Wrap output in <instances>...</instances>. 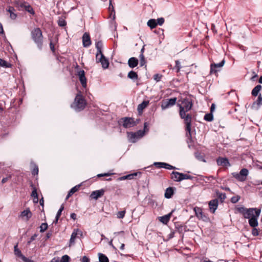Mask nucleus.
Instances as JSON below:
<instances>
[{
    "label": "nucleus",
    "mask_w": 262,
    "mask_h": 262,
    "mask_svg": "<svg viewBox=\"0 0 262 262\" xmlns=\"http://www.w3.org/2000/svg\"><path fill=\"white\" fill-rule=\"evenodd\" d=\"M261 89V86L260 85H256L252 91V95L254 97L257 96Z\"/></svg>",
    "instance_id": "27"
},
{
    "label": "nucleus",
    "mask_w": 262,
    "mask_h": 262,
    "mask_svg": "<svg viewBox=\"0 0 262 262\" xmlns=\"http://www.w3.org/2000/svg\"><path fill=\"white\" fill-rule=\"evenodd\" d=\"M40 231L41 232H44L48 228V224L47 223H42V224H41V226H40Z\"/></svg>",
    "instance_id": "41"
},
{
    "label": "nucleus",
    "mask_w": 262,
    "mask_h": 262,
    "mask_svg": "<svg viewBox=\"0 0 262 262\" xmlns=\"http://www.w3.org/2000/svg\"><path fill=\"white\" fill-rule=\"evenodd\" d=\"M147 25L151 29H154L157 26V20L155 19H150L148 21Z\"/></svg>",
    "instance_id": "26"
},
{
    "label": "nucleus",
    "mask_w": 262,
    "mask_h": 262,
    "mask_svg": "<svg viewBox=\"0 0 262 262\" xmlns=\"http://www.w3.org/2000/svg\"><path fill=\"white\" fill-rule=\"evenodd\" d=\"M50 262H59V260L58 258H54Z\"/></svg>",
    "instance_id": "64"
},
{
    "label": "nucleus",
    "mask_w": 262,
    "mask_h": 262,
    "mask_svg": "<svg viewBox=\"0 0 262 262\" xmlns=\"http://www.w3.org/2000/svg\"><path fill=\"white\" fill-rule=\"evenodd\" d=\"M96 48L97 50L96 55V58L98 59V57L99 56L100 54H103L102 52V49L103 48V43L102 41L100 40L96 43Z\"/></svg>",
    "instance_id": "17"
},
{
    "label": "nucleus",
    "mask_w": 262,
    "mask_h": 262,
    "mask_svg": "<svg viewBox=\"0 0 262 262\" xmlns=\"http://www.w3.org/2000/svg\"><path fill=\"white\" fill-rule=\"evenodd\" d=\"M139 61L136 57H131L128 60V66L130 68H134L138 64Z\"/></svg>",
    "instance_id": "18"
},
{
    "label": "nucleus",
    "mask_w": 262,
    "mask_h": 262,
    "mask_svg": "<svg viewBox=\"0 0 262 262\" xmlns=\"http://www.w3.org/2000/svg\"><path fill=\"white\" fill-rule=\"evenodd\" d=\"M258 218H250L249 219V224L252 227H256L258 226Z\"/></svg>",
    "instance_id": "25"
},
{
    "label": "nucleus",
    "mask_w": 262,
    "mask_h": 262,
    "mask_svg": "<svg viewBox=\"0 0 262 262\" xmlns=\"http://www.w3.org/2000/svg\"><path fill=\"white\" fill-rule=\"evenodd\" d=\"M177 99H169L168 101H162L161 102V107L162 110L167 108L173 105L176 103Z\"/></svg>",
    "instance_id": "12"
},
{
    "label": "nucleus",
    "mask_w": 262,
    "mask_h": 262,
    "mask_svg": "<svg viewBox=\"0 0 262 262\" xmlns=\"http://www.w3.org/2000/svg\"><path fill=\"white\" fill-rule=\"evenodd\" d=\"M209 209L212 213H214L218 206V200L214 199L210 201L209 203Z\"/></svg>",
    "instance_id": "16"
},
{
    "label": "nucleus",
    "mask_w": 262,
    "mask_h": 262,
    "mask_svg": "<svg viewBox=\"0 0 262 262\" xmlns=\"http://www.w3.org/2000/svg\"><path fill=\"white\" fill-rule=\"evenodd\" d=\"M77 235V233L75 231H74L72 233L70 240L69 246H71V245L72 244H73L75 243V239L76 238Z\"/></svg>",
    "instance_id": "33"
},
{
    "label": "nucleus",
    "mask_w": 262,
    "mask_h": 262,
    "mask_svg": "<svg viewBox=\"0 0 262 262\" xmlns=\"http://www.w3.org/2000/svg\"><path fill=\"white\" fill-rule=\"evenodd\" d=\"M180 177H181V179H180V180H181V181H182L183 180H185V179H191L192 178V177L190 175H188L187 174H184L182 173H181Z\"/></svg>",
    "instance_id": "40"
},
{
    "label": "nucleus",
    "mask_w": 262,
    "mask_h": 262,
    "mask_svg": "<svg viewBox=\"0 0 262 262\" xmlns=\"http://www.w3.org/2000/svg\"><path fill=\"white\" fill-rule=\"evenodd\" d=\"M262 105V99H257L256 101L253 102L252 107L255 109H258Z\"/></svg>",
    "instance_id": "28"
},
{
    "label": "nucleus",
    "mask_w": 262,
    "mask_h": 262,
    "mask_svg": "<svg viewBox=\"0 0 262 262\" xmlns=\"http://www.w3.org/2000/svg\"><path fill=\"white\" fill-rule=\"evenodd\" d=\"M173 194V190L172 187H168L166 189L164 196L166 198H170Z\"/></svg>",
    "instance_id": "23"
},
{
    "label": "nucleus",
    "mask_w": 262,
    "mask_h": 262,
    "mask_svg": "<svg viewBox=\"0 0 262 262\" xmlns=\"http://www.w3.org/2000/svg\"><path fill=\"white\" fill-rule=\"evenodd\" d=\"M215 105L214 103H212L210 108V113L212 114V112L214 111Z\"/></svg>",
    "instance_id": "62"
},
{
    "label": "nucleus",
    "mask_w": 262,
    "mask_h": 262,
    "mask_svg": "<svg viewBox=\"0 0 262 262\" xmlns=\"http://www.w3.org/2000/svg\"><path fill=\"white\" fill-rule=\"evenodd\" d=\"M148 104V101H144L142 103L140 104L138 106V111L139 113H141L143 110L147 106Z\"/></svg>",
    "instance_id": "20"
},
{
    "label": "nucleus",
    "mask_w": 262,
    "mask_h": 262,
    "mask_svg": "<svg viewBox=\"0 0 262 262\" xmlns=\"http://www.w3.org/2000/svg\"><path fill=\"white\" fill-rule=\"evenodd\" d=\"M115 236L113 238V239L115 242V244L117 246L120 245V249L124 250L125 245L123 242L125 241V236L124 234V231H121L118 232L114 233Z\"/></svg>",
    "instance_id": "3"
},
{
    "label": "nucleus",
    "mask_w": 262,
    "mask_h": 262,
    "mask_svg": "<svg viewBox=\"0 0 262 262\" xmlns=\"http://www.w3.org/2000/svg\"><path fill=\"white\" fill-rule=\"evenodd\" d=\"M225 63V60H223L221 62H220L219 63H212V68H220L222 67Z\"/></svg>",
    "instance_id": "37"
},
{
    "label": "nucleus",
    "mask_w": 262,
    "mask_h": 262,
    "mask_svg": "<svg viewBox=\"0 0 262 262\" xmlns=\"http://www.w3.org/2000/svg\"><path fill=\"white\" fill-rule=\"evenodd\" d=\"M0 66L4 68H10L11 67V64L9 63L5 60L0 58Z\"/></svg>",
    "instance_id": "32"
},
{
    "label": "nucleus",
    "mask_w": 262,
    "mask_h": 262,
    "mask_svg": "<svg viewBox=\"0 0 262 262\" xmlns=\"http://www.w3.org/2000/svg\"><path fill=\"white\" fill-rule=\"evenodd\" d=\"M219 197L221 200H224L226 198V194L225 193H221L220 194Z\"/></svg>",
    "instance_id": "59"
},
{
    "label": "nucleus",
    "mask_w": 262,
    "mask_h": 262,
    "mask_svg": "<svg viewBox=\"0 0 262 262\" xmlns=\"http://www.w3.org/2000/svg\"><path fill=\"white\" fill-rule=\"evenodd\" d=\"M78 188H79V186H75L74 187H73L70 191H69V193L72 195L74 193H75V192H76L78 190Z\"/></svg>",
    "instance_id": "49"
},
{
    "label": "nucleus",
    "mask_w": 262,
    "mask_h": 262,
    "mask_svg": "<svg viewBox=\"0 0 262 262\" xmlns=\"http://www.w3.org/2000/svg\"><path fill=\"white\" fill-rule=\"evenodd\" d=\"M236 210L239 213H242L244 217H246V209L244 207H238Z\"/></svg>",
    "instance_id": "39"
},
{
    "label": "nucleus",
    "mask_w": 262,
    "mask_h": 262,
    "mask_svg": "<svg viewBox=\"0 0 262 262\" xmlns=\"http://www.w3.org/2000/svg\"><path fill=\"white\" fill-rule=\"evenodd\" d=\"M31 38L36 44L39 50H41L43 45V36L41 30L39 28H34L31 33Z\"/></svg>",
    "instance_id": "2"
},
{
    "label": "nucleus",
    "mask_w": 262,
    "mask_h": 262,
    "mask_svg": "<svg viewBox=\"0 0 262 262\" xmlns=\"http://www.w3.org/2000/svg\"><path fill=\"white\" fill-rule=\"evenodd\" d=\"M31 196L36 199V201L34 200V203H37L38 201V195L36 189L35 187L33 188V190L32 192Z\"/></svg>",
    "instance_id": "35"
},
{
    "label": "nucleus",
    "mask_w": 262,
    "mask_h": 262,
    "mask_svg": "<svg viewBox=\"0 0 262 262\" xmlns=\"http://www.w3.org/2000/svg\"><path fill=\"white\" fill-rule=\"evenodd\" d=\"M253 229L252 230V234L253 236H257L258 235L259 231L255 227H253Z\"/></svg>",
    "instance_id": "52"
},
{
    "label": "nucleus",
    "mask_w": 262,
    "mask_h": 262,
    "mask_svg": "<svg viewBox=\"0 0 262 262\" xmlns=\"http://www.w3.org/2000/svg\"><path fill=\"white\" fill-rule=\"evenodd\" d=\"M171 213L172 212H170V213L167 215L160 217V221L163 223V224H166L169 221Z\"/></svg>",
    "instance_id": "22"
},
{
    "label": "nucleus",
    "mask_w": 262,
    "mask_h": 262,
    "mask_svg": "<svg viewBox=\"0 0 262 262\" xmlns=\"http://www.w3.org/2000/svg\"><path fill=\"white\" fill-rule=\"evenodd\" d=\"M121 123H122V126L125 128L131 127L136 125L134 119L132 118L125 117L121 118L119 120V123L121 124Z\"/></svg>",
    "instance_id": "5"
},
{
    "label": "nucleus",
    "mask_w": 262,
    "mask_h": 262,
    "mask_svg": "<svg viewBox=\"0 0 262 262\" xmlns=\"http://www.w3.org/2000/svg\"><path fill=\"white\" fill-rule=\"evenodd\" d=\"M240 199V196H238V195H237V196H233L231 199V202H232L233 203H235L236 202H237L238 201V200H239Z\"/></svg>",
    "instance_id": "47"
},
{
    "label": "nucleus",
    "mask_w": 262,
    "mask_h": 262,
    "mask_svg": "<svg viewBox=\"0 0 262 262\" xmlns=\"http://www.w3.org/2000/svg\"><path fill=\"white\" fill-rule=\"evenodd\" d=\"M81 262H90V259L86 256H84L81 259Z\"/></svg>",
    "instance_id": "58"
},
{
    "label": "nucleus",
    "mask_w": 262,
    "mask_h": 262,
    "mask_svg": "<svg viewBox=\"0 0 262 262\" xmlns=\"http://www.w3.org/2000/svg\"><path fill=\"white\" fill-rule=\"evenodd\" d=\"M82 43L84 47H88L91 45L90 36L86 32L84 33L82 36Z\"/></svg>",
    "instance_id": "11"
},
{
    "label": "nucleus",
    "mask_w": 262,
    "mask_h": 262,
    "mask_svg": "<svg viewBox=\"0 0 262 262\" xmlns=\"http://www.w3.org/2000/svg\"><path fill=\"white\" fill-rule=\"evenodd\" d=\"M164 168L167 169H173L175 168V167H174L173 166L167 163H165Z\"/></svg>",
    "instance_id": "57"
},
{
    "label": "nucleus",
    "mask_w": 262,
    "mask_h": 262,
    "mask_svg": "<svg viewBox=\"0 0 262 262\" xmlns=\"http://www.w3.org/2000/svg\"><path fill=\"white\" fill-rule=\"evenodd\" d=\"M99 262H109L108 259L106 256L102 253H99Z\"/></svg>",
    "instance_id": "31"
},
{
    "label": "nucleus",
    "mask_w": 262,
    "mask_h": 262,
    "mask_svg": "<svg viewBox=\"0 0 262 262\" xmlns=\"http://www.w3.org/2000/svg\"><path fill=\"white\" fill-rule=\"evenodd\" d=\"M69 259L70 257L68 255H63L61 258V262H69Z\"/></svg>",
    "instance_id": "48"
},
{
    "label": "nucleus",
    "mask_w": 262,
    "mask_h": 262,
    "mask_svg": "<svg viewBox=\"0 0 262 262\" xmlns=\"http://www.w3.org/2000/svg\"><path fill=\"white\" fill-rule=\"evenodd\" d=\"M261 212L260 209L249 208L247 209V218H258Z\"/></svg>",
    "instance_id": "6"
},
{
    "label": "nucleus",
    "mask_w": 262,
    "mask_h": 262,
    "mask_svg": "<svg viewBox=\"0 0 262 262\" xmlns=\"http://www.w3.org/2000/svg\"><path fill=\"white\" fill-rule=\"evenodd\" d=\"M10 17L13 19H15L17 17V15L15 13H14L13 12L12 13H11V14H10Z\"/></svg>",
    "instance_id": "60"
},
{
    "label": "nucleus",
    "mask_w": 262,
    "mask_h": 262,
    "mask_svg": "<svg viewBox=\"0 0 262 262\" xmlns=\"http://www.w3.org/2000/svg\"><path fill=\"white\" fill-rule=\"evenodd\" d=\"M38 168L37 166L35 165L32 171V173L33 175H36V174H38Z\"/></svg>",
    "instance_id": "53"
},
{
    "label": "nucleus",
    "mask_w": 262,
    "mask_h": 262,
    "mask_svg": "<svg viewBox=\"0 0 262 262\" xmlns=\"http://www.w3.org/2000/svg\"><path fill=\"white\" fill-rule=\"evenodd\" d=\"M37 236V234H34L30 239V240L28 242V245H30V243L33 241L34 240H35V239L36 238V237Z\"/></svg>",
    "instance_id": "55"
},
{
    "label": "nucleus",
    "mask_w": 262,
    "mask_h": 262,
    "mask_svg": "<svg viewBox=\"0 0 262 262\" xmlns=\"http://www.w3.org/2000/svg\"><path fill=\"white\" fill-rule=\"evenodd\" d=\"M140 66L142 67L146 64V61L145 60L144 55L140 54L139 56Z\"/></svg>",
    "instance_id": "34"
},
{
    "label": "nucleus",
    "mask_w": 262,
    "mask_h": 262,
    "mask_svg": "<svg viewBox=\"0 0 262 262\" xmlns=\"http://www.w3.org/2000/svg\"><path fill=\"white\" fill-rule=\"evenodd\" d=\"M127 77L133 80H137L138 79V74L134 71H130L127 75Z\"/></svg>",
    "instance_id": "29"
},
{
    "label": "nucleus",
    "mask_w": 262,
    "mask_h": 262,
    "mask_svg": "<svg viewBox=\"0 0 262 262\" xmlns=\"http://www.w3.org/2000/svg\"><path fill=\"white\" fill-rule=\"evenodd\" d=\"M21 216L22 217H26V221H28L32 216V213L29 209H27L21 212Z\"/></svg>",
    "instance_id": "19"
},
{
    "label": "nucleus",
    "mask_w": 262,
    "mask_h": 262,
    "mask_svg": "<svg viewBox=\"0 0 262 262\" xmlns=\"http://www.w3.org/2000/svg\"><path fill=\"white\" fill-rule=\"evenodd\" d=\"M70 216L74 220H75L76 219V214L75 213H71Z\"/></svg>",
    "instance_id": "63"
},
{
    "label": "nucleus",
    "mask_w": 262,
    "mask_h": 262,
    "mask_svg": "<svg viewBox=\"0 0 262 262\" xmlns=\"http://www.w3.org/2000/svg\"><path fill=\"white\" fill-rule=\"evenodd\" d=\"M180 107V116L182 119H184L186 124V130L187 136L191 135V116L186 114V113L191 110L192 103L190 99H180L177 102Z\"/></svg>",
    "instance_id": "1"
},
{
    "label": "nucleus",
    "mask_w": 262,
    "mask_h": 262,
    "mask_svg": "<svg viewBox=\"0 0 262 262\" xmlns=\"http://www.w3.org/2000/svg\"><path fill=\"white\" fill-rule=\"evenodd\" d=\"M58 25L60 27H64L67 25V23L64 19L60 18L58 21Z\"/></svg>",
    "instance_id": "38"
},
{
    "label": "nucleus",
    "mask_w": 262,
    "mask_h": 262,
    "mask_svg": "<svg viewBox=\"0 0 262 262\" xmlns=\"http://www.w3.org/2000/svg\"><path fill=\"white\" fill-rule=\"evenodd\" d=\"M14 254L16 256L20 258L24 262H30V260L23 255L21 251L18 248L17 244L14 246Z\"/></svg>",
    "instance_id": "10"
},
{
    "label": "nucleus",
    "mask_w": 262,
    "mask_h": 262,
    "mask_svg": "<svg viewBox=\"0 0 262 262\" xmlns=\"http://www.w3.org/2000/svg\"><path fill=\"white\" fill-rule=\"evenodd\" d=\"M20 6L21 8H24L26 11L28 12L32 15H34L35 14V12L33 9L30 5L22 4L20 5Z\"/></svg>",
    "instance_id": "21"
},
{
    "label": "nucleus",
    "mask_w": 262,
    "mask_h": 262,
    "mask_svg": "<svg viewBox=\"0 0 262 262\" xmlns=\"http://www.w3.org/2000/svg\"><path fill=\"white\" fill-rule=\"evenodd\" d=\"M50 49L52 51V53L53 54H55V45L52 42V41H50Z\"/></svg>",
    "instance_id": "50"
},
{
    "label": "nucleus",
    "mask_w": 262,
    "mask_h": 262,
    "mask_svg": "<svg viewBox=\"0 0 262 262\" xmlns=\"http://www.w3.org/2000/svg\"><path fill=\"white\" fill-rule=\"evenodd\" d=\"M63 209H64V206L63 205H62L60 208L59 209L58 211L57 212V213L56 214V218L60 217V216L61 214V212L63 210Z\"/></svg>",
    "instance_id": "46"
},
{
    "label": "nucleus",
    "mask_w": 262,
    "mask_h": 262,
    "mask_svg": "<svg viewBox=\"0 0 262 262\" xmlns=\"http://www.w3.org/2000/svg\"><path fill=\"white\" fill-rule=\"evenodd\" d=\"M165 163H162V162H155L154 163V165H155L158 168H162L164 167L165 166Z\"/></svg>",
    "instance_id": "45"
},
{
    "label": "nucleus",
    "mask_w": 262,
    "mask_h": 262,
    "mask_svg": "<svg viewBox=\"0 0 262 262\" xmlns=\"http://www.w3.org/2000/svg\"><path fill=\"white\" fill-rule=\"evenodd\" d=\"M194 210L196 216L199 219L203 221H206L207 219V216L203 214L202 210L199 207H195Z\"/></svg>",
    "instance_id": "13"
},
{
    "label": "nucleus",
    "mask_w": 262,
    "mask_h": 262,
    "mask_svg": "<svg viewBox=\"0 0 262 262\" xmlns=\"http://www.w3.org/2000/svg\"><path fill=\"white\" fill-rule=\"evenodd\" d=\"M232 175L238 181H244L246 179V168H243L239 173H232Z\"/></svg>",
    "instance_id": "9"
},
{
    "label": "nucleus",
    "mask_w": 262,
    "mask_h": 262,
    "mask_svg": "<svg viewBox=\"0 0 262 262\" xmlns=\"http://www.w3.org/2000/svg\"><path fill=\"white\" fill-rule=\"evenodd\" d=\"M156 20L157 25H159L160 26H162L164 24L165 21L164 18L163 17L159 18Z\"/></svg>",
    "instance_id": "44"
},
{
    "label": "nucleus",
    "mask_w": 262,
    "mask_h": 262,
    "mask_svg": "<svg viewBox=\"0 0 262 262\" xmlns=\"http://www.w3.org/2000/svg\"><path fill=\"white\" fill-rule=\"evenodd\" d=\"M110 5L108 9L111 11V16L113 15V19H114L115 18V13L114 6L112 5V0H110Z\"/></svg>",
    "instance_id": "30"
},
{
    "label": "nucleus",
    "mask_w": 262,
    "mask_h": 262,
    "mask_svg": "<svg viewBox=\"0 0 262 262\" xmlns=\"http://www.w3.org/2000/svg\"><path fill=\"white\" fill-rule=\"evenodd\" d=\"M181 173L179 172L173 171L171 173V179H173L174 181L180 182L181 181Z\"/></svg>",
    "instance_id": "24"
},
{
    "label": "nucleus",
    "mask_w": 262,
    "mask_h": 262,
    "mask_svg": "<svg viewBox=\"0 0 262 262\" xmlns=\"http://www.w3.org/2000/svg\"><path fill=\"white\" fill-rule=\"evenodd\" d=\"M216 162L217 165L220 166L226 167L230 166L229 162L227 158H219L217 159Z\"/></svg>",
    "instance_id": "14"
},
{
    "label": "nucleus",
    "mask_w": 262,
    "mask_h": 262,
    "mask_svg": "<svg viewBox=\"0 0 262 262\" xmlns=\"http://www.w3.org/2000/svg\"><path fill=\"white\" fill-rule=\"evenodd\" d=\"M125 214V210L119 211L117 213V216L118 219H122L124 217Z\"/></svg>",
    "instance_id": "42"
},
{
    "label": "nucleus",
    "mask_w": 262,
    "mask_h": 262,
    "mask_svg": "<svg viewBox=\"0 0 262 262\" xmlns=\"http://www.w3.org/2000/svg\"><path fill=\"white\" fill-rule=\"evenodd\" d=\"M212 63L211 64V65H210V74H212L213 73H215L219 71L217 68H212Z\"/></svg>",
    "instance_id": "54"
},
{
    "label": "nucleus",
    "mask_w": 262,
    "mask_h": 262,
    "mask_svg": "<svg viewBox=\"0 0 262 262\" xmlns=\"http://www.w3.org/2000/svg\"><path fill=\"white\" fill-rule=\"evenodd\" d=\"M154 79L156 81H159L161 80L162 75H160L159 74H156L154 75Z\"/></svg>",
    "instance_id": "51"
},
{
    "label": "nucleus",
    "mask_w": 262,
    "mask_h": 262,
    "mask_svg": "<svg viewBox=\"0 0 262 262\" xmlns=\"http://www.w3.org/2000/svg\"><path fill=\"white\" fill-rule=\"evenodd\" d=\"M86 104L85 99H75L71 107L76 111H80L85 107Z\"/></svg>",
    "instance_id": "4"
},
{
    "label": "nucleus",
    "mask_w": 262,
    "mask_h": 262,
    "mask_svg": "<svg viewBox=\"0 0 262 262\" xmlns=\"http://www.w3.org/2000/svg\"><path fill=\"white\" fill-rule=\"evenodd\" d=\"M97 62H100L103 69H106L108 67L109 62L107 58L103 54H100L98 59L96 58Z\"/></svg>",
    "instance_id": "8"
},
{
    "label": "nucleus",
    "mask_w": 262,
    "mask_h": 262,
    "mask_svg": "<svg viewBox=\"0 0 262 262\" xmlns=\"http://www.w3.org/2000/svg\"><path fill=\"white\" fill-rule=\"evenodd\" d=\"M77 76L79 77V81L83 88L86 87L87 80L85 76V72L83 70H79L77 73Z\"/></svg>",
    "instance_id": "7"
},
{
    "label": "nucleus",
    "mask_w": 262,
    "mask_h": 262,
    "mask_svg": "<svg viewBox=\"0 0 262 262\" xmlns=\"http://www.w3.org/2000/svg\"><path fill=\"white\" fill-rule=\"evenodd\" d=\"M213 115L212 113L207 114L204 116V119L207 121H211L213 120Z\"/></svg>",
    "instance_id": "36"
},
{
    "label": "nucleus",
    "mask_w": 262,
    "mask_h": 262,
    "mask_svg": "<svg viewBox=\"0 0 262 262\" xmlns=\"http://www.w3.org/2000/svg\"><path fill=\"white\" fill-rule=\"evenodd\" d=\"M175 62H176L175 69H177L176 72L178 73L180 71V70L181 68V67L180 65V62L179 60H176Z\"/></svg>",
    "instance_id": "43"
},
{
    "label": "nucleus",
    "mask_w": 262,
    "mask_h": 262,
    "mask_svg": "<svg viewBox=\"0 0 262 262\" xmlns=\"http://www.w3.org/2000/svg\"><path fill=\"white\" fill-rule=\"evenodd\" d=\"M137 175V173H134L133 174H130L127 175V179L128 180L133 179L135 176H136Z\"/></svg>",
    "instance_id": "56"
},
{
    "label": "nucleus",
    "mask_w": 262,
    "mask_h": 262,
    "mask_svg": "<svg viewBox=\"0 0 262 262\" xmlns=\"http://www.w3.org/2000/svg\"><path fill=\"white\" fill-rule=\"evenodd\" d=\"M10 178H11V176H9V177L3 178L2 180V184H4L5 183H6L8 180V179Z\"/></svg>",
    "instance_id": "61"
},
{
    "label": "nucleus",
    "mask_w": 262,
    "mask_h": 262,
    "mask_svg": "<svg viewBox=\"0 0 262 262\" xmlns=\"http://www.w3.org/2000/svg\"><path fill=\"white\" fill-rule=\"evenodd\" d=\"M104 191L103 189L96 190L92 192L90 196L95 200H97L99 198L103 195Z\"/></svg>",
    "instance_id": "15"
}]
</instances>
